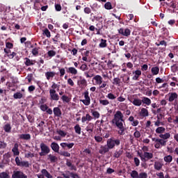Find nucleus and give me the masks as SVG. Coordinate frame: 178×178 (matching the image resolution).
<instances>
[{
	"label": "nucleus",
	"mask_w": 178,
	"mask_h": 178,
	"mask_svg": "<svg viewBox=\"0 0 178 178\" xmlns=\"http://www.w3.org/2000/svg\"><path fill=\"white\" fill-rule=\"evenodd\" d=\"M123 122H124V120H112L111 121V123L115 124L118 129H119L118 134H120V136H124V130H126L123 126Z\"/></svg>",
	"instance_id": "nucleus-1"
},
{
	"label": "nucleus",
	"mask_w": 178,
	"mask_h": 178,
	"mask_svg": "<svg viewBox=\"0 0 178 178\" xmlns=\"http://www.w3.org/2000/svg\"><path fill=\"white\" fill-rule=\"evenodd\" d=\"M127 99L131 104H133L134 106H141L143 105L142 99L136 97V95L128 96Z\"/></svg>",
	"instance_id": "nucleus-2"
},
{
	"label": "nucleus",
	"mask_w": 178,
	"mask_h": 178,
	"mask_svg": "<svg viewBox=\"0 0 178 178\" xmlns=\"http://www.w3.org/2000/svg\"><path fill=\"white\" fill-rule=\"evenodd\" d=\"M138 155L140 156L142 162H147V161L154 158V154L152 152L143 153V152H138Z\"/></svg>",
	"instance_id": "nucleus-3"
},
{
	"label": "nucleus",
	"mask_w": 178,
	"mask_h": 178,
	"mask_svg": "<svg viewBox=\"0 0 178 178\" xmlns=\"http://www.w3.org/2000/svg\"><path fill=\"white\" fill-rule=\"evenodd\" d=\"M152 141L154 142V148L159 149V148H162V147H165L166 145L167 140H163L159 138H152Z\"/></svg>",
	"instance_id": "nucleus-4"
},
{
	"label": "nucleus",
	"mask_w": 178,
	"mask_h": 178,
	"mask_svg": "<svg viewBox=\"0 0 178 178\" xmlns=\"http://www.w3.org/2000/svg\"><path fill=\"white\" fill-rule=\"evenodd\" d=\"M40 149L41 152L39 153L40 156H45V155H48L49 152H51V149L44 143H40Z\"/></svg>",
	"instance_id": "nucleus-5"
},
{
	"label": "nucleus",
	"mask_w": 178,
	"mask_h": 178,
	"mask_svg": "<svg viewBox=\"0 0 178 178\" xmlns=\"http://www.w3.org/2000/svg\"><path fill=\"white\" fill-rule=\"evenodd\" d=\"M115 145H120V140L112 138L107 140V147H108L110 149L115 148Z\"/></svg>",
	"instance_id": "nucleus-6"
},
{
	"label": "nucleus",
	"mask_w": 178,
	"mask_h": 178,
	"mask_svg": "<svg viewBox=\"0 0 178 178\" xmlns=\"http://www.w3.org/2000/svg\"><path fill=\"white\" fill-rule=\"evenodd\" d=\"M49 95L51 101H59V95L56 93V90H49Z\"/></svg>",
	"instance_id": "nucleus-7"
},
{
	"label": "nucleus",
	"mask_w": 178,
	"mask_h": 178,
	"mask_svg": "<svg viewBox=\"0 0 178 178\" xmlns=\"http://www.w3.org/2000/svg\"><path fill=\"white\" fill-rule=\"evenodd\" d=\"M12 178H27V175L22 171H13Z\"/></svg>",
	"instance_id": "nucleus-8"
},
{
	"label": "nucleus",
	"mask_w": 178,
	"mask_h": 178,
	"mask_svg": "<svg viewBox=\"0 0 178 178\" xmlns=\"http://www.w3.org/2000/svg\"><path fill=\"white\" fill-rule=\"evenodd\" d=\"M92 81H95V86H101L104 83V79L101 75H96L92 78Z\"/></svg>",
	"instance_id": "nucleus-9"
},
{
	"label": "nucleus",
	"mask_w": 178,
	"mask_h": 178,
	"mask_svg": "<svg viewBox=\"0 0 178 178\" xmlns=\"http://www.w3.org/2000/svg\"><path fill=\"white\" fill-rule=\"evenodd\" d=\"M168 97L169 102H173V101L177 99L178 95L175 92H172L168 94Z\"/></svg>",
	"instance_id": "nucleus-10"
},
{
	"label": "nucleus",
	"mask_w": 178,
	"mask_h": 178,
	"mask_svg": "<svg viewBox=\"0 0 178 178\" xmlns=\"http://www.w3.org/2000/svg\"><path fill=\"white\" fill-rule=\"evenodd\" d=\"M124 116L123 115V113L120 111H116V113L114 115V118L113 120H124L123 118Z\"/></svg>",
	"instance_id": "nucleus-11"
},
{
	"label": "nucleus",
	"mask_w": 178,
	"mask_h": 178,
	"mask_svg": "<svg viewBox=\"0 0 178 178\" xmlns=\"http://www.w3.org/2000/svg\"><path fill=\"white\" fill-rule=\"evenodd\" d=\"M77 84L80 88H83V87H87V80L84 78L80 77V79L78 80Z\"/></svg>",
	"instance_id": "nucleus-12"
},
{
	"label": "nucleus",
	"mask_w": 178,
	"mask_h": 178,
	"mask_svg": "<svg viewBox=\"0 0 178 178\" xmlns=\"http://www.w3.org/2000/svg\"><path fill=\"white\" fill-rule=\"evenodd\" d=\"M149 115V113L148 112V109L145 108H142L140 111L139 112V116L141 118H147Z\"/></svg>",
	"instance_id": "nucleus-13"
},
{
	"label": "nucleus",
	"mask_w": 178,
	"mask_h": 178,
	"mask_svg": "<svg viewBox=\"0 0 178 178\" xmlns=\"http://www.w3.org/2000/svg\"><path fill=\"white\" fill-rule=\"evenodd\" d=\"M118 32L120 34H122V35H124V37H129L131 33L130 29H123L121 28L119 29Z\"/></svg>",
	"instance_id": "nucleus-14"
},
{
	"label": "nucleus",
	"mask_w": 178,
	"mask_h": 178,
	"mask_svg": "<svg viewBox=\"0 0 178 178\" xmlns=\"http://www.w3.org/2000/svg\"><path fill=\"white\" fill-rule=\"evenodd\" d=\"M163 167V162L162 161H156L154 162V168L156 170H161Z\"/></svg>",
	"instance_id": "nucleus-15"
},
{
	"label": "nucleus",
	"mask_w": 178,
	"mask_h": 178,
	"mask_svg": "<svg viewBox=\"0 0 178 178\" xmlns=\"http://www.w3.org/2000/svg\"><path fill=\"white\" fill-rule=\"evenodd\" d=\"M67 73H70V74L76 76V74H78L79 71H77V69L74 67H70L67 69Z\"/></svg>",
	"instance_id": "nucleus-16"
},
{
	"label": "nucleus",
	"mask_w": 178,
	"mask_h": 178,
	"mask_svg": "<svg viewBox=\"0 0 178 178\" xmlns=\"http://www.w3.org/2000/svg\"><path fill=\"white\" fill-rule=\"evenodd\" d=\"M56 75V72L49 71L45 72V76L47 78V80H51V79H54L55 76Z\"/></svg>",
	"instance_id": "nucleus-17"
},
{
	"label": "nucleus",
	"mask_w": 178,
	"mask_h": 178,
	"mask_svg": "<svg viewBox=\"0 0 178 178\" xmlns=\"http://www.w3.org/2000/svg\"><path fill=\"white\" fill-rule=\"evenodd\" d=\"M109 147L107 145L104 146H101L100 149L99 151V154H102V155H104V154H106V152H109Z\"/></svg>",
	"instance_id": "nucleus-18"
},
{
	"label": "nucleus",
	"mask_w": 178,
	"mask_h": 178,
	"mask_svg": "<svg viewBox=\"0 0 178 178\" xmlns=\"http://www.w3.org/2000/svg\"><path fill=\"white\" fill-rule=\"evenodd\" d=\"M53 112L54 115L57 118H60V116H62V111H60V108H59V107H55L53 109Z\"/></svg>",
	"instance_id": "nucleus-19"
},
{
	"label": "nucleus",
	"mask_w": 178,
	"mask_h": 178,
	"mask_svg": "<svg viewBox=\"0 0 178 178\" xmlns=\"http://www.w3.org/2000/svg\"><path fill=\"white\" fill-rule=\"evenodd\" d=\"M128 120H129L131 122V126H134V127H136V126H138V120H135L134 117L133 116H130L128 119Z\"/></svg>",
	"instance_id": "nucleus-20"
},
{
	"label": "nucleus",
	"mask_w": 178,
	"mask_h": 178,
	"mask_svg": "<svg viewBox=\"0 0 178 178\" xmlns=\"http://www.w3.org/2000/svg\"><path fill=\"white\" fill-rule=\"evenodd\" d=\"M47 161H49L51 163H54L58 161V157L53 154H48L47 155Z\"/></svg>",
	"instance_id": "nucleus-21"
},
{
	"label": "nucleus",
	"mask_w": 178,
	"mask_h": 178,
	"mask_svg": "<svg viewBox=\"0 0 178 178\" xmlns=\"http://www.w3.org/2000/svg\"><path fill=\"white\" fill-rule=\"evenodd\" d=\"M132 73L133 74H135L133 76L132 80H138V77H140L141 75V70H137L136 71H134Z\"/></svg>",
	"instance_id": "nucleus-22"
},
{
	"label": "nucleus",
	"mask_w": 178,
	"mask_h": 178,
	"mask_svg": "<svg viewBox=\"0 0 178 178\" xmlns=\"http://www.w3.org/2000/svg\"><path fill=\"white\" fill-rule=\"evenodd\" d=\"M159 137L161 140H164V141H166V140H169V138H170V133L167 132L165 134H160Z\"/></svg>",
	"instance_id": "nucleus-23"
},
{
	"label": "nucleus",
	"mask_w": 178,
	"mask_h": 178,
	"mask_svg": "<svg viewBox=\"0 0 178 178\" xmlns=\"http://www.w3.org/2000/svg\"><path fill=\"white\" fill-rule=\"evenodd\" d=\"M12 152L15 156H18L20 154V152H19V144L15 143L14 145V147L13 148Z\"/></svg>",
	"instance_id": "nucleus-24"
},
{
	"label": "nucleus",
	"mask_w": 178,
	"mask_h": 178,
	"mask_svg": "<svg viewBox=\"0 0 178 178\" xmlns=\"http://www.w3.org/2000/svg\"><path fill=\"white\" fill-rule=\"evenodd\" d=\"M51 148L54 151V152H59V145L54 142L51 144Z\"/></svg>",
	"instance_id": "nucleus-25"
},
{
	"label": "nucleus",
	"mask_w": 178,
	"mask_h": 178,
	"mask_svg": "<svg viewBox=\"0 0 178 178\" xmlns=\"http://www.w3.org/2000/svg\"><path fill=\"white\" fill-rule=\"evenodd\" d=\"M151 102V99L147 97H142V104H145V105H147V106H149Z\"/></svg>",
	"instance_id": "nucleus-26"
},
{
	"label": "nucleus",
	"mask_w": 178,
	"mask_h": 178,
	"mask_svg": "<svg viewBox=\"0 0 178 178\" xmlns=\"http://www.w3.org/2000/svg\"><path fill=\"white\" fill-rule=\"evenodd\" d=\"M61 100L63 101V102H65L66 104H69V102H70V101H72V97H68L66 95H63L61 97Z\"/></svg>",
	"instance_id": "nucleus-27"
},
{
	"label": "nucleus",
	"mask_w": 178,
	"mask_h": 178,
	"mask_svg": "<svg viewBox=\"0 0 178 178\" xmlns=\"http://www.w3.org/2000/svg\"><path fill=\"white\" fill-rule=\"evenodd\" d=\"M74 146V143H60V147H62L63 148H66V147H67L69 149H70V148H73Z\"/></svg>",
	"instance_id": "nucleus-28"
},
{
	"label": "nucleus",
	"mask_w": 178,
	"mask_h": 178,
	"mask_svg": "<svg viewBox=\"0 0 178 178\" xmlns=\"http://www.w3.org/2000/svg\"><path fill=\"white\" fill-rule=\"evenodd\" d=\"M81 120H82V123H86L87 120L88 122H90V120H92V118L91 117V115H90V114H86V116L82 117Z\"/></svg>",
	"instance_id": "nucleus-29"
},
{
	"label": "nucleus",
	"mask_w": 178,
	"mask_h": 178,
	"mask_svg": "<svg viewBox=\"0 0 178 178\" xmlns=\"http://www.w3.org/2000/svg\"><path fill=\"white\" fill-rule=\"evenodd\" d=\"M19 137L21 140H30L31 138V136L30 134H20Z\"/></svg>",
	"instance_id": "nucleus-30"
},
{
	"label": "nucleus",
	"mask_w": 178,
	"mask_h": 178,
	"mask_svg": "<svg viewBox=\"0 0 178 178\" xmlns=\"http://www.w3.org/2000/svg\"><path fill=\"white\" fill-rule=\"evenodd\" d=\"M3 130L6 131V133H10L12 131V127L10 126V124H6L3 127Z\"/></svg>",
	"instance_id": "nucleus-31"
},
{
	"label": "nucleus",
	"mask_w": 178,
	"mask_h": 178,
	"mask_svg": "<svg viewBox=\"0 0 178 178\" xmlns=\"http://www.w3.org/2000/svg\"><path fill=\"white\" fill-rule=\"evenodd\" d=\"M41 173H42L47 178H53L52 175H51V174L45 169H42Z\"/></svg>",
	"instance_id": "nucleus-32"
},
{
	"label": "nucleus",
	"mask_w": 178,
	"mask_h": 178,
	"mask_svg": "<svg viewBox=\"0 0 178 178\" xmlns=\"http://www.w3.org/2000/svg\"><path fill=\"white\" fill-rule=\"evenodd\" d=\"M165 129L163 127H159L157 129H156V133L157 134H163V132L165 131Z\"/></svg>",
	"instance_id": "nucleus-33"
},
{
	"label": "nucleus",
	"mask_w": 178,
	"mask_h": 178,
	"mask_svg": "<svg viewBox=\"0 0 178 178\" xmlns=\"http://www.w3.org/2000/svg\"><path fill=\"white\" fill-rule=\"evenodd\" d=\"M165 162H166L167 163H170V162H172V161H173V157L170 155H168L164 156L163 158Z\"/></svg>",
	"instance_id": "nucleus-34"
},
{
	"label": "nucleus",
	"mask_w": 178,
	"mask_h": 178,
	"mask_svg": "<svg viewBox=\"0 0 178 178\" xmlns=\"http://www.w3.org/2000/svg\"><path fill=\"white\" fill-rule=\"evenodd\" d=\"M25 65L26 66H31V65H34L35 63V60H30L29 58H26Z\"/></svg>",
	"instance_id": "nucleus-35"
},
{
	"label": "nucleus",
	"mask_w": 178,
	"mask_h": 178,
	"mask_svg": "<svg viewBox=\"0 0 178 178\" xmlns=\"http://www.w3.org/2000/svg\"><path fill=\"white\" fill-rule=\"evenodd\" d=\"M13 97L15 98V99H22V98H23V94H22V92H16L13 95Z\"/></svg>",
	"instance_id": "nucleus-36"
},
{
	"label": "nucleus",
	"mask_w": 178,
	"mask_h": 178,
	"mask_svg": "<svg viewBox=\"0 0 178 178\" xmlns=\"http://www.w3.org/2000/svg\"><path fill=\"white\" fill-rule=\"evenodd\" d=\"M91 113L95 119H99V116H101L98 111H95L94 110H91Z\"/></svg>",
	"instance_id": "nucleus-37"
},
{
	"label": "nucleus",
	"mask_w": 178,
	"mask_h": 178,
	"mask_svg": "<svg viewBox=\"0 0 178 178\" xmlns=\"http://www.w3.org/2000/svg\"><path fill=\"white\" fill-rule=\"evenodd\" d=\"M152 73L154 76H156L159 73V67H153L152 68Z\"/></svg>",
	"instance_id": "nucleus-38"
},
{
	"label": "nucleus",
	"mask_w": 178,
	"mask_h": 178,
	"mask_svg": "<svg viewBox=\"0 0 178 178\" xmlns=\"http://www.w3.org/2000/svg\"><path fill=\"white\" fill-rule=\"evenodd\" d=\"M0 178H10V175L6 172H3L0 173Z\"/></svg>",
	"instance_id": "nucleus-39"
},
{
	"label": "nucleus",
	"mask_w": 178,
	"mask_h": 178,
	"mask_svg": "<svg viewBox=\"0 0 178 178\" xmlns=\"http://www.w3.org/2000/svg\"><path fill=\"white\" fill-rule=\"evenodd\" d=\"M74 130H75V133H76V134H81V127H80V125L76 124L74 127Z\"/></svg>",
	"instance_id": "nucleus-40"
},
{
	"label": "nucleus",
	"mask_w": 178,
	"mask_h": 178,
	"mask_svg": "<svg viewBox=\"0 0 178 178\" xmlns=\"http://www.w3.org/2000/svg\"><path fill=\"white\" fill-rule=\"evenodd\" d=\"M44 124H45V122L44 121H42L38 125V127H40V131L41 133H42V131H44Z\"/></svg>",
	"instance_id": "nucleus-41"
},
{
	"label": "nucleus",
	"mask_w": 178,
	"mask_h": 178,
	"mask_svg": "<svg viewBox=\"0 0 178 178\" xmlns=\"http://www.w3.org/2000/svg\"><path fill=\"white\" fill-rule=\"evenodd\" d=\"M139 175L138 174V172L136 171V170H133L131 172V177L132 178H138L139 177Z\"/></svg>",
	"instance_id": "nucleus-42"
},
{
	"label": "nucleus",
	"mask_w": 178,
	"mask_h": 178,
	"mask_svg": "<svg viewBox=\"0 0 178 178\" xmlns=\"http://www.w3.org/2000/svg\"><path fill=\"white\" fill-rule=\"evenodd\" d=\"M95 140L97 143H102V140H104V138H102V136L99 135H96L95 136Z\"/></svg>",
	"instance_id": "nucleus-43"
},
{
	"label": "nucleus",
	"mask_w": 178,
	"mask_h": 178,
	"mask_svg": "<svg viewBox=\"0 0 178 178\" xmlns=\"http://www.w3.org/2000/svg\"><path fill=\"white\" fill-rule=\"evenodd\" d=\"M154 126L159 127V126H163V122H161L159 117H157V120L154 122Z\"/></svg>",
	"instance_id": "nucleus-44"
},
{
	"label": "nucleus",
	"mask_w": 178,
	"mask_h": 178,
	"mask_svg": "<svg viewBox=\"0 0 178 178\" xmlns=\"http://www.w3.org/2000/svg\"><path fill=\"white\" fill-rule=\"evenodd\" d=\"M99 104H101V105L103 106H106V105H109V100L108 99H100L99 100Z\"/></svg>",
	"instance_id": "nucleus-45"
},
{
	"label": "nucleus",
	"mask_w": 178,
	"mask_h": 178,
	"mask_svg": "<svg viewBox=\"0 0 178 178\" xmlns=\"http://www.w3.org/2000/svg\"><path fill=\"white\" fill-rule=\"evenodd\" d=\"M106 98H108V99H116V95H113V93L110 92L106 95Z\"/></svg>",
	"instance_id": "nucleus-46"
},
{
	"label": "nucleus",
	"mask_w": 178,
	"mask_h": 178,
	"mask_svg": "<svg viewBox=\"0 0 178 178\" xmlns=\"http://www.w3.org/2000/svg\"><path fill=\"white\" fill-rule=\"evenodd\" d=\"M105 9H107V10H111V9H113V8L112 7V3L111 2H107L104 5Z\"/></svg>",
	"instance_id": "nucleus-47"
},
{
	"label": "nucleus",
	"mask_w": 178,
	"mask_h": 178,
	"mask_svg": "<svg viewBox=\"0 0 178 178\" xmlns=\"http://www.w3.org/2000/svg\"><path fill=\"white\" fill-rule=\"evenodd\" d=\"M81 102H83V104H85L86 106H88L90 104H91V99H82L81 100Z\"/></svg>",
	"instance_id": "nucleus-48"
},
{
	"label": "nucleus",
	"mask_w": 178,
	"mask_h": 178,
	"mask_svg": "<svg viewBox=\"0 0 178 178\" xmlns=\"http://www.w3.org/2000/svg\"><path fill=\"white\" fill-rule=\"evenodd\" d=\"M19 166H22L23 168H29L30 166V163L29 161H21Z\"/></svg>",
	"instance_id": "nucleus-49"
},
{
	"label": "nucleus",
	"mask_w": 178,
	"mask_h": 178,
	"mask_svg": "<svg viewBox=\"0 0 178 178\" xmlns=\"http://www.w3.org/2000/svg\"><path fill=\"white\" fill-rule=\"evenodd\" d=\"M119 108L121 110V111H125V109H127V104H124V103H121L120 105H119Z\"/></svg>",
	"instance_id": "nucleus-50"
},
{
	"label": "nucleus",
	"mask_w": 178,
	"mask_h": 178,
	"mask_svg": "<svg viewBox=\"0 0 178 178\" xmlns=\"http://www.w3.org/2000/svg\"><path fill=\"white\" fill-rule=\"evenodd\" d=\"M156 175H157L159 178H170V177H169V175H165L164 176L163 172H159Z\"/></svg>",
	"instance_id": "nucleus-51"
},
{
	"label": "nucleus",
	"mask_w": 178,
	"mask_h": 178,
	"mask_svg": "<svg viewBox=\"0 0 178 178\" xmlns=\"http://www.w3.org/2000/svg\"><path fill=\"white\" fill-rule=\"evenodd\" d=\"M99 47L100 48H105L106 47V40L102 39Z\"/></svg>",
	"instance_id": "nucleus-52"
},
{
	"label": "nucleus",
	"mask_w": 178,
	"mask_h": 178,
	"mask_svg": "<svg viewBox=\"0 0 178 178\" xmlns=\"http://www.w3.org/2000/svg\"><path fill=\"white\" fill-rule=\"evenodd\" d=\"M66 165L68 168H71L72 170H76V167L72 165V162L67 161Z\"/></svg>",
	"instance_id": "nucleus-53"
},
{
	"label": "nucleus",
	"mask_w": 178,
	"mask_h": 178,
	"mask_svg": "<svg viewBox=\"0 0 178 178\" xmlns=\"http://www.w3.org/2000/svg\"><path fill=\"white\" fill-rule=\"evenodd\" d=\"M135 130L136 131L134 134V137L136 138H140V137H141V134L137 130V128H136Z\"/></svg>",
	"instance_id": "nucleus-54"
},
{
	"label": "nucleus",
	"mask_w": 178,
	"mask_h": 178,
	"mask_svg": "<svg viewBox=\"0 0 178 178\" xmlns=\"http://www.w3.org/2000/svg\"><path fill=\"white\" fill-rule=\"evenodd\" d=\"M138 178H148V174H147V172H142L139 173Z\"/></svg>",
	"instance_id": "nucleus-55"
},
{
	"label": "nucleus",
	"mask_w": 178,
	"mask_h": 178,
	"mask_svg": "<svg viewBox=\"0 0 178 178\" xmlns=\"http://www.w3.org/2000/svg\"><path fill=\"white\" fill-rule=\"evenodd\" d=\"M58 134L61 137H66L67 133L62 130H58L57 131Z\"/></svg>",
	"instance_id": "nucleus-56"
},
{
	"label": "nucleus",
	"mask_w": 178,
	"mask_h": 178,
	"mask_svg": "<svg viewBox=\"0 0 178 178\" xmlns=\"http://www.w3.org/2000/svg\"><path fill=\"white\" fill-rule=\"evenodd\" d=\"M80 69L83 72H86V70H88V66H87V64H82L80 67Z\"/></svg>",
	"instance_id": "nucleus-57"
},
{
	"label": "nucleus",
	"mask_w": 178,
	"mask_h": 178,
	"mask_svg": "<svg viewBox=\"0 0 178 178\" xmlns=\"http://www.w3.org/2000/svg\"><path fill=\"white\" fill-rule=\"evenodd\" d=\"M47 55L50 57L55 56V55H56V51L54 50H50L47 52Z\"/></svg>",
	"instance_id": "nucleus-58"
},
{
	"label": "nucleus",
	"mask_w": 178,
	"mask_h": 178,
	"mask_svg": "<svg viewBox=\"0 0 178 178\" xmlns=\"http://www.w3.org/2000/svg\"><path fill=\"white\" fill-rule=\"evenodd\" d=\"M67 84L70 86L71 87L74 86V82L73 81V79L72 78H69L67 81Z\"/></svg>",
	"instance_id": "nucleus-59"
},
{
	"label": "nucleus",
	"mask_w": 178,
	"mask_h": 178,
	"mask_svg": "<svg viewBox=\"0 0 178 178\" xmlns=\"http://www.w3.org/2000/svg\"><path fill=\"white\" fill-rule=\"evenodd\" d=\"M122 154H123V151L119 150V151L115 152L114 156H115V158H119V156H120L122 155Z\"/></svg>",
	"instance_id": "nucleus-60"
},
{
	"label": "nucleus",
	"mask_w": 178,
	"mask_h": 178,
	"mask_svg": "<svg viewBox=\"0 0 178 178\" xmlns=\"http://www.w3.org/2000/svg\"><path fill=\"white\" fill-rule=\"evenodd\" d=\"M40 109L42 112H46L48 110V106L47 104H42L40 106Z\"/></svg>",
	"instance_id": "nucleus-61"
},
{
	"label": "nucleus",
	"mask_w": 178,
	"mask_h": 178,
	"mask_svg": "<svg viewBox=\"0 0 178 178\" xmlns=\"http://www.w3.org/2000/svg\"><path fill=\"white\" fill-rule=\"evenodd\" d=\"M43 34H45L48 38L51 37V32H49V30H48V29L44 30Z\"/></svg>",
	"instance_id": "nucleus-62"
},
{
	"label": "nucleus",
	"mask_w": 178,
	"mask_h": 178,
	"mask_svg": "<svg viewBox=\"0 0 178 178\" xmlns=\"http://www.w3.org/2000/svg\"><path fill=\"white\" fill-rule=\"evenodd\" d=\"M94 128H92V124H90V126L86 127V131L88 133H92Z\"/></svg>",
	"instance_id": "nucleus-63"
},
{
	"label": "nucleus",
	"mask_w": 178,
	"mask_h": 178,
	"mask_svg": "<svg viewBox=\"0 0 178 178\" xmlns=\"http://www.w3.org/2000/svg\"><path fill=\"white\" fill-rule=\"evenodd\" d=\"M108 87V84L106 83V81H104L102 83L101 85H99V88H106Z\"/></svg>",
	"instance_id": "nucleus-64"
}]
</instances>
